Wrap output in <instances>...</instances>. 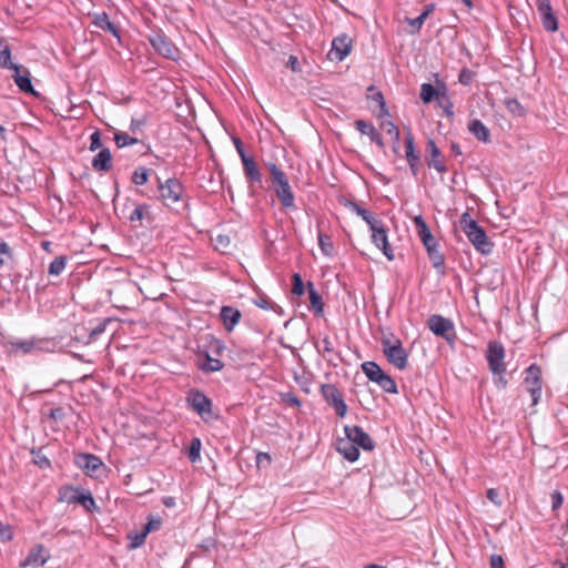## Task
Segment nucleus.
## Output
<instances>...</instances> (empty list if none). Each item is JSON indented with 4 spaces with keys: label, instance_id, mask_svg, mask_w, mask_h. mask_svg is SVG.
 <instances>
[{
    "label": "nucleus",
    "instance_id": "1",
    "mask_svg": "<svg viewBox=\"0 0 568 568\" xmlns=\"http://www.w3.org/2000/svg\"><path fill=\"white\" fill-rule=\"evenodd\" d=\"M459 223L463 232L476 251L484 255L493 252L494 243L487 236L485 229L471 219L468 212L462 214Z\"/></svg>",
    "mask_w": 568,
    "mask_h": 568
},
{
    "label": "nucleus",
    "instance_id": "2",
    "mask_svg": "<svg viewBox=\"0 0 568 568\" xmlns=\"http://www.w3.org/2000/svg\"><path fill=\"white\" fill-rule=\"evenodd\" d=\"M273 190L284 209L295 207V196L284 171L275 163H267Z\"/></svg>",
    "mask_w": 568,
    "mask_h": 568
},
{
    "label": "nucleus",
    "instance_id": "3",
    "mask_svg": "<svg viewBox=\"0 0 568 568\" xmlns=\"http://www.w3.org/2000/svg\"><path fill=\"white\" fill-rule=\"evenodd\" d=\"M186 403L206 424L220 418L219 413L214 409L212 399L200 389H190L186 394Z\"/></svg>",
    "mask_w": 568,
    "mask_h": 568
},
{
    "label": "nucleus",
    "instance_id": "4",
    "mask_svg": "<svg viewBox=\"0 0 568 568\" xmlns=\"http://www.w3.org/2000/svg\"><path fill=\"white\" fill-rule=\"evenodd\" d=\"M382 351L389 364L398 369H405L408 364V353L403 347L402 341L392 333L381 338Z\"/></svg>",
    "mask_w": 568,
    "mask_h": 568
},
{
    "label": "nucleus",
    "instance_id": "5",
    "mask_svg": "<svg viewBox=\"0 0 568 568\" xmlns=\"http://www.w3.org/2000/svg\"><path fill=\"white\" fill-rule=\"evenodd\" d=\"M159 199L168 207L183 202L185 190L181 181L176 178H170L165 182H162L160 178L156 179Z\"/></svg>",
    "mask_w": 568,
    "mask_h": 568
},
{
    "label": "nucleus",
    "instance_id": "6",
    "mask_svg": "<svg viewBox=\"0 0 568 568\" xmlns=\"http://www.w3.org/2000/svg\"><path fill=\"white\" fill-rule=\"evenodd\" d=\"M362 371L369 381L376 383L384 392L389 394L398 393L395 381L377 363L365 362L362 364Z\"/></svg>",
    "mask_w": 568,
    "mask_h": 568
},
{
    "label": "nucleus",
    "instance_id": "7",
    "mask_svg": "<svg viewBox=\"0 0 568 568\" xmlns=\"http://www.w3.org/2000/svg\"><path fill=\"white\" fill-rule=\"evenodd\" d=\"M148 39L152 48L162 57L173 61L180 59L179 48L161 30L152 31Z\"/></svg>",
    "mask_w": 568,
    "mask_h": 568
},
{
    "label": "nucleus",
    "instance_id": "8",
    "mask_svg": "<svg viewBox=\"0 0 568 568\" xmlns=\"http://www.w3.org/2000/svg\"><path fill=\"white\" fill-rule=\"evenodd\" d=\"M427 326L434 335L443 337L449 344H453L457 338L455 326L450 318L434 314L429 316Z\"/></svg>",
    "mask_w": 568,
    "mask_h": 568
},
{
    "label": "nucleus",
    "instance_id": "9",
    "mask_svg": "<svg viewBox=\"0 0 568 568\" xmlns=\"http://www.w3.org/2000/svg\"><path fill=\"white\" fill-rule=\"evenodd\" d=\"M524 374L525 388L531 396V405L535 406L539 403V399L541 397V368L534 363L525 369Z\"/></svg>",
    "mask_w": 568,
    "mask_h": 568
},
{
    "label": "nucleus",
    "instance_id": "10",
    "mask_svg": "<svg viewBox=\"0 0 568 568\" xmlns=\"http://www.w3.org/2000/svg\"><path fill=\"white\" fill-rule=\"evenodd\" d=\"M505 347L498 341H490L487 345L485 357L491 373H506Z\"/></svg>",
    "mask_w": 568,
    "mask_h": 568
},
{
    "label": "nucleus",
    "instance_id": "11",
    "mask_svg": "<svg viewBox=\"0 0 568 568\" xmlns=\"http://www.w3.org/2000/svg\"><path fill=\"white\" fill-rule=\"evenodd\" d=\"M60 500L68 504H80L88 511L95 508V500L90 491H83L69 486L60 490Z\"/></svg>",
    "mask_w": 568,
    "mask_h": 568
},
{
    "label": "nucleus",
    "instance_id": "12",
    "mask_svg": "<svg viewBox=\"0 0 568 568\" xmlns=\"http://www.w3.org/2000/svg\"><path fill=\"white\" fill-rule=\"evenodd\" d=\"M321 394L326 403L332 406L339 417H344L347 413V405L343 398L342 393L334 384H323L321 386Z\"/></svg>",
    "mask_w": 568,
    "mask_h": 568
},
{
    "label": "nucleus",
    "instance_id": "13",
    "mask_svg": "<svg viewBox=\"0 0 568 568\" xmlns=\"http://www.w3.org/2000/svg\"><path fill=\"white\" fill-rule=\"evenodd\" d=\"M74 463L84 471L85 475L90 477H98V473L103 467L101 458L89 453L77 454L74 456Z\"/></svg>",
    "mask_w": 568,
    "mask_h": 568
},
{
    "label": "nucleus",
    "instance_id": "14",
    "mask_svg": "<svg viewBox=\"0 0 568 568\" xmlns=\"http://www.w3.org/2000/svg\"><path fill=\"white\" fill-rule=\"evenodd\" d=\"M425 160L427 165L435 169L438 173H446L448 171L445 164V156L433 139L427 140Z\"/></svg>",
    "mask_w": 568,
    "mask_h": 568
},
{
    "label": "nucleus",
    "instance_id": "15",
    "mask_svg": "<svg viewBox=\"0 0 568 568\" xmlns=\"http://www.w3.org/2000/svg\"><path fill=\"white\" fill-rule=\"evenodd\" d=\"M344 430L347 439H349L357 447H362L364 450L374 449V440L361 426H345Z\"/></svg>",
    "mask_w": 568,
    "mask_h": 568
},
{
    "label": "nucleus",
    "instance_id": "16",
    "mask_svg": "<svg viewBox=\"0 0 568 568\" xmlns=\"http://www.w3.org/2000/svg\"><path fill=\"white\" fill-rule=\"evenodd\" d=\"M352 43L353 41L347 34H341L334 38L328 58L331 60L343 61L351 53Z\"/></svg>",
    "mask_w": 568,
    "mask_h": 568
},
{
    "label": "nucleus",
    "instance_id": "17",
    "mask_svg": "<svg viewBox=\"0 0 568 568\" xmlns=\"http://www.w3.org/2000/svg\"><path fill=\"white\" fill-rule=\"evenodd\" d=\"M242 164L245 179L250 185V192L254 195L256 193V185L262 186V173L252 156L244 159Z\"/></svg>",
    "mask_w": 568,
    "mask_h": 568
},
{
    "label": "nucleus",
    "instance_id": "18",
    "mask_svg": "<svg viewBox=\"0 0 568 568\" xmlns=\"http://www.w3.org/2000/svg\"><path fill=\"white\" fill-rule=\"evenodd\" d=\"M537 9L545 30L555 32L558 30V20L552 12L550 0H537Z\"/></svg>",
    "mask_w": 568,
    "mask_h": 568
},
{
    "label": "nucleus",
    "instance_id": "19",
    "mask_svg": "<svg viewBox=\"0 0 568 568\" xmlns=\"http://www.w3.org/2000/svg\"><path fill=\"white\" fill-rule=\"evenodd\" d=\"M405 153L412 174L417 176L420 170V155L415 150V140L409 130L405 136Z\"/></svg>",
    "mask_w": 568,
    "mask_h": 568
},
{
    "label": "nucleus",
    "instance_id": "20",
    "mask_svg": "<svg viewBox=\"0 0 568 568\" xmlns=\"http://www.w3.org/2000/svg\"><path fill=\"white\" fill-rule=\"evenodd\" d=\"M372 242L376 247L382 250L388 261H393L395 258L393 248L388 243L387 229L385 225L378 226V229L375 227L374 231H372Z\"/></svg>",
    "mask_w": 568,
    "mask_h": 568
},
{
    "label": "nucleus",
    "instance_id": "21",
    "mask_svg": "<svg viewBox=\"0 0 568 568\" xmlns=\"http://www.w3.org/2000/svg\"><path fill=\"white\" fill-rule=\"evenodd\" d=\"M42 341L30 338L23 341H11L6 344L11 354H30L36 351H41Z\"/></svg>",
    "mask_w": 568,
    "mask_h": 568
},
{
    "label": "nucleus",
    "instance_id": "22",
    "mask_svg": "<svg viewBox=\"0 0 568 568\" xmlns=\"http://www.w3.org/2000/svg\"><path fill=\"white\" fill-rule=\"evenodd\" d=\"M49 556L45 555V548L42 545H37L31 548L28 556L20 562V567L28 566H42L47 562Z\"/></svg>",
    "mask_w": 568,
    "mask_h": 568
},
{
    "label": "nucleus",
    "instance_id": "23",
    "mask_svg": "<svg viewBox=\"0 0 568 568\" xmlns=\"http://www.w3.org/2000/svg\"><path fill=\"white\" fill-rule=\"evenodd\" d=\"M220 317L223 323L224 328L227 332H232L240 322L242 314L241 312L233 306H223L220 312Z\"/></svg>",
    "mask_w": 568,
    "mask_h": 568
},
{
    "label": "nucleus",
    "instance_id": "24",
    "mask_svg": "<svg viewBox=\"0 0 568 568\" xmlns=\"http://www.w3.org/2000/svg\"><path fill=\"white\" fill-rule=\"evenodd\" d=\"M414 224L425 247L438 245L436 239L432 234L427 223L425 222L422 215L414 217Z\"/></svg>",
    "mask_w": 568,
    "mask_h": 568
},
{
    "label": "nucleus",
    "instance_id": "25",
    "mask_svg": "<svg viewBox=\"0 0 568 568\" xmlns=\"http://www.w3.org/2000/svg\"><path fill=\"white\" fill-rule=\"evenodd\" d=\"M92 168L97 172H108L112 169V154L108 148L101 149L92 159Z\"/></svg>",
    "mask_w": 568,
    "mask_h": 568
},
{
    "label": "nucleus",
    "instance_id": "26",
    "mask_svg": "<svg viewBox=\"0 0 568 568\" xmlns=\"http://www.w3.org/2000/svg\"><path fill=\"white\" fill-rule=\"evenodd\" d=\"M11 70L14 71L12 77L18 88L22 92L36 94L29 73L20 74V67L17 64H11Z\"/></svg>",
    "mask_w": 568,
    "mask_h": 568
},
{
    "label": "nucleus",
    "instance_id": "27",
    "mask_svg": "<svg viewBox=\"0 0 568 568\" xmlns=\"http://www.w3.org/2000/svg\"><path fill=\"white\" fill-rule=\"evenodd\" d=\"M469 132L484 143L490 142V132L488 128L478 119H474L468 123Z\"/></svg>",
    "mask_w": 568,
    "mask_h": 568
},
{
    "label": "nucleus",
    "instance_id": "28",
    "mask_svg": "<svg viewBox=\"0 0 568 568\" xmlns=\"http://www.w3.org/2000/svg\"><path fill=\"white\" fill-rule=\"evenodd\" d=\"M338 453H341L348 462H356L359 457L358 447L353 444L349 439H341L337 446Z\"/></svg>",
    "mask_w": 568,
    "mask_h": 568
},
{
    "label": "nucleus",
    "instance_id": "29",
    "mask_svg": "<svg viewBox=\"0 0 568 568\" xmlns=\"http://www.w3.org/2000/svg\"><path fill=\"white\" fill-rule=\"evenodd\" d=\"M93 24L103 31H109L114 37L120 36L119 28L113 22L110 21L106 12H101V13L94 14Z\"/></svg>",
    "mask_w": 568,
    "mask_h": 568
},
{
    "label": "nucleus",
    "instance_id": "30",
    "mask_svg": "<svg viewBox=\"0 0 568 568\" xmlns=\"http://www.w3.org/2000/svg\"><path fill=\"white\" fill-rule=\"evenodd\" d=\"M381 128L385 130V132L390 135V140H393V152L398 155L399 154V139L400 132L399 129L394 124L393 121L387 120L383 121Z\"/></svg>",
    "mask_w": 568,
    "mask_h": 568
},
{
    "label": "nucleus",
    "instance_id": "31",
    "mask_svg": "<svg viewBox=\"0 0 568 568\" xmlns=\"http://www.w3.org/2000/svg\"><path fill=\"white\" fill-rule=\"evenodd\" d=\"M307 290L311 307L316 315H322L324 312V303L321 294L315 290L312 282H307Z\"/></svg>",
    "mask_w": 568,
    "mask_h": 568
},
{
    "label": "nucleus",
    "instance_id": "32",
    "mask_svg": "<svg viewBox=\"0 0 568 568\" xmlns=\"http://www.w3.org/2000/svg\"><path fill=\"white\" fill-rule=\"evenodd\" d=\"M224 367V364L219 359L212 357L209 353L205 354V359L199 365V368L204 373L220 372Z\"/></svg>",
    "mask_w": 568,
    "mask_h": 568
},
{
    "label": "nucleus",
    "instance_id": "33",
    "mask_svg": "<svg viewBox=\"0 0 568 568\" xmlns=\"http://www.w3.org/2000/svg\"><path fill=\"white\" fill-rule=\"evenodd\" d=\"M372 91H374V93L369 94L368 98L378 104V106H379L378 118L389 115L383 93L381 91H375V88L373 85H371L368 88V92H372Z\"/></svg>",
    "mask_w": 568,
    "mask_h": 568
},
{
    "label": "nucleus",
    "instance_id": "34",
    "mask_svg": "<svg viewBox=\"0 0 568 568\" xmlns=\"http://www.w3.org/2000/svg\"><path fill=\"white\" fill-rule=\"evenodd\" d=\"M67 262V256H57L49 265V275L59 276L64 271Z\"/></svg>",
    "mask_w": 568,
    "mask_h": 568
},
{
    "label": "nucleus",
    "instance_id": "35",
    "mask_svg": "<svg viewBox=\"0 0 568 568\" xmlns=\"http://www.w3.org/2000/svg\"><path fill=\"white\" fill-rule=\"evenodd\" d=\"M439 95V92L430 83H423L420 87V99L424 103H430L435 98Z\"/></svg>",
    "mask_w": 568,
    "mask_h": 568
},
{
    "label": "nucleus",
    "instance_id": "36",
    "mask_svg": "<svg viewBox=\"0 0 568 568\" xmlns=\"http://www.w3.org/2000/svg\"><path fill=\"white\" fill-rule=\"evenodd\" d=\"M114 142H115L116 146L119 149H121V148H124L128 145H133V144L139 143V139L131 136L125 132L118 131L114 133Z\"/></svg>",
    "mask_w": 568,
    "mask_h": 568
},
{
    "label": "nucleus",
    "instance_id": "37",
    "mask_svg": "<svg viewBox=\"0 0 568 568\" xmlns=\"http://www.w3.org/2000/svg\"><path fill=\"white\" fill-rule=\"evenodd\" d=\"M426 251L428 253V256H429L434 267L438 268V267H442L444 265L445 257L438 251V245H432L429 247H426Z\"/></svg>",
    "mask_w": 568,
    "mask_h": 568
},
{
    "label": "nucleus",
    "instance_id": "38",
    "mask_svg": "<svg viewBox=\"0 0 568 568\" xmlns=\"http://www.w3.org/2000/svg\"><path fill=\"white\" fill-rule=\"evenodd\" d=\"M318 245L322 251V253L326 256H332L334 253V245L332 243V240L328 235L318 233Z\"/></svg>",
    "mask_w": 568,
    "mask_h": 568
},
{
    "label": "nucleus",
    "instance_id": "39",
    "mask_svg": "<svg viewBox=\"0 0 568 568\" xmlns=\"http://www.w3.org/2000/svg\"><path fill=\"white\" fill-rule=\"evenodd\" d=\"M212 243L215 250L225 253L231 245V239L226 234H217L215 237H212Z\"/></svg>",
    "mask_w": 568,
    "mask_h": 568
},
{
    "label": "nucleus",
    "instance_id": "40",
    "mask_svg": "<svg viewBox=\"0 0 568 568\" xmlns=\"http://www.w3.org/2000/svg\"><path fill=\"white\" fill-rule=\"evenodd\" d=\"M11 50L9 45L0 41V68L11 69Z\"/></svg>",
    "mask_w": 568,
    "mask_h": 568
},
{
    "label": "nucleus",
    "instance_id": "41",
    "mask_svg": "<svg viewBox=\"0 0 568 568\" xmlns=\"http://www.w3.org/2000/svg\"><path fill=\"white\" fill-rule=\"evenodd\" d=\"M201 439L197 438V437H194L192 440H191V444H190V447H189V452H187V457L192 462V463H195L200 459V452H201Z\"/></svg>",
    "mask_w": 568,
    "mask_h": 568
},
{
    "label": "nucleus",
    "instance_id": "42",
    "mask_svg": "<svg viewBox=\"0 0 568 568\" xmlns=\"http://www.w3.org/2000/svg\"><path fill=\"white\" fill-rule=\"evenodd\" d=\"M505 105L513 115H525V109L517 99H506Z\"/></svg>",
    "mask_w": 568,
    "mask_h": 568
},
{
    "label": "nucleus",
    "instance_id": "43",
    "mask_svg": "<svg viewBox=\"0 0 568 568\" xmlns=\"http://www.w3.org/2000/svg\"><path fill=\"white\" fill-rule=\"evenodd\" d=\"M149 180V170L144 166H139L132 174V182L135 185H144Z\"/></svg>",
    "mask_w": 568,
    "mask_h": 568
},
{
    "label": "nucleus",
    "instance_id": "44",
    "mask_svg": "<svg viewBox=\"0 0 568 568\" xmlns=\"http://www.w3.org/2000/svg\"><path fill=\"white\" fill-rule=\"evenodd\" d=\"M13 260V253L10 246L0 241V268L8 264L9 261Z\"/></svg>",
    "mask_w": 568,
    "mask_h": 568
},
{
    "label": "nucleus",
    "instance_id": "45",
    "mask_svg": "<svg viewBox=\"0 0 568 568\" xmlns=\"http://www.w3.org/2000/svg\"><path fill=\"white\" fill-rule=\"evenodd\" d=\"M343 205L345 207H347L348 210L355 212L358 216H361L362 219H366L369 216V212L368 210L366 209H363L362 206H359L356 202L354 201H351V200H344L342 201Z\"/></svg>",
    "mask_w": 568,
    "mask_h": 568
},
{
    "label": "nucleus",
    "instance_id": "46",
    "mask_svg": "<svg viewBox=\"0 0 568 568\" xmlns=\"http://www.w3.org/2000/svg\"><path fill=\"white\" fill-rule=\"evenodd\" d=\"M305 292V285L302 280V276L298 273H294L292 276V293L294 295L301 296Z\"/></svg>",
    "mask_w": 568,
    "mask_h": 568
},
{
    "label": "nucleus",
    "instance_id": "47",
    "mask_svg": "<svg viewBox=\"0 0 568 568\" xmlns=\"http://www.w3.org/2000/svg\"><path fill=\"white\" fill-rule=\"evenodd\" d=\"M149 205L146 204H139L135 206V209L131 212L129 215L130 222H140L144 217V214L148 212Z\"/></svg>",
    "mask_w": 568,
    "mask_h": 568
},
{
    "label": "nucleus",
    "instance_id": "48",
    "mask_svg": "<svg viewBox=\"0 0 568 568\" xmlns=\"http://www.w3.org/2000/svg\"><path fill=\"white\" fill-rule=\"evenodd\" d=\"M162 520L160 517L150 516L148 523L144 525L142 531L149 535L152 531H156L161 528Z\"/></svg>",
    "mask_w": 568,
    "mask_h": 568
},
{
    "label": "nucleus",
    "instance_id": "49",
    "mask_svg": "<svg viewBox=\"0 0 568 568\" xmlns=\"http://www.w3.org/2000/svg\"><path fill=\"white\" fill-rule=\"evenodd\" d=\"M474 77H475L474 71H471L470 69H467V68H463L459 72L458 81L463 85H469L473 82Z\"/></svg>",
    "mask_w": 568,
    "mask_h": 568
},
{
    "label": "nucleus",
    "instance_id": "50",
    "mask_svg": "<svg viewBox=\"0 0 568 568\" xmlns=\"http://www.w3.org/2000/svg\"><path fill=\"white\" fill-rule=\"evenodd\" d=\"M110 322H111V318H104L103 321L98 323V325L90 331V334H89L90 338L97 339L98 336H100L102 333H104L106 324Z\"/></svg>",
    "mask_w": 568,
    "mask_h": 568
},
{
    "label": "nucleus",
    "instance_id": "51",
    "mask_svg": "<svg viewBox=\"0 0 568 568\" xmlns=\"http://www.w3.org/2000/svg\"><path fill=\"white\" fill-rule=\"evenodd\" d=\"M281 400L285 404H288L291 406H294V407H300L301 406V400L300 398L291 393V392H287V393H282L281 394Z\"/></svg>",
    "mask_w": 568,
    "mask_h": 568
},
{
    "label": "nucleus",
    "instance_id": "52",
    "mask_svg": "<svg viewBox=\"0 0 568 568\" xmlns=\"http://www.w3.org/2000/svg\"><path fill=\"white\" fill-rule=\"evenodd\" d=\"M148 535H145L143 531L134 535V536H129V538L131 539V542H130V548L131 549H135V548H139L141 547L144 541H145V538H146Z\"/></svg>",
    "mask_w": 568,
    "mask_h": 568
},
{
    "label": "nucleus",
    "instance_id": "53",
    "mask_svg": "<svg viewBox=\"0 0 568 568\" xmlns=\"http://www.w3.org/2000/svg\"><path fill=\"white\" fill-rule=\"evenodd\" d=\"M254 304L263 310H272L274 307V303L266 295L258 296Z\"/></svg>",
    "mask_w": 568,
    "mask_h": 568
},
{
    "label": "nucleus",
    "instance_id": "54",
    "mask_svg": "<svg viewBox=\"0 0 568 568\" xmlns=\"http://www.w3.org/2000/svg\"><path fill=\"white\" fill-rule=\"evenodd\" d=\"M145 124L146 116L143 115L140 119H132L129 129L132 133H136L140 132Z\"/></svg>",
    "mask_w": 568,
    "mask_h": 568
},
{
    "label": "nucleus",
    "instance_id": "55",
    "mask_svg": "<svg viewBox=\"0 0 568 568\" xmlns=\"http://www.w3.org/2000/svg\"><path fill=\"white\" fill-rule=\"evenodd\" d=\"M90 151H97L99 150L101 146H102V141H101V133L100 131H94L91 136H90Z\"/></svg>",
    "mask_w": 568,
    "mask_h": 568
},
{
    "label": "nucleus",
    "instance_id": "56",
    "mask_svg": "<svg viewBox=\"0 0 568 568\" xmlns=\"http://www.w3.org/2000/svg\"><path fill=\"white\" fill-rule=\"evenodd\" d=\"M425 18H423L422 14H419L415 19H407L408 24L412 27V33H416L420 30L422 26L425 22Z\"/></svg>",
    "mask_w": 568,
    "mask_h": 568
},
{
    "label": "nucleus",
    "instance_id": "57",
    "mask_svg": "<svg viewBox=\"0 0 568 568\" xmlns=\"http://www.w3.org/2000/svg\"><path fill=\"white\" fill-rule=\"evenodd\" d=\"M13 537L10 526L0 523V541H9Z\"/></svg>",
    "mask_w": 568,
    "mask_h": 568
},
{
    "label": "nucleus",
    "instance_id": "58",
    "mask_svg": "<svg viewBox=\"0 0 568 568\" xmlns=\"http://www.w3.org/2000/svg\"><path fill=\"white\" fill-rule=\"evenodd\" d=\"M355 128L362 133V134H368L372 130V128H375L373 124L364 121V120H356L355 121Z\"/></svg>",
    "mask_w": 568,
    "mask_h": 568
},
{
    "label": "nucleus",
    "instance_id": "59",
    "mask_svg": "<svg viewBox=\"0 0 568 568\" xmlns=\"http://www.w3.org/2000/svg\"><path fill=\"white\" fill-rule=\"evenodd\" d=\"M32 454L34 455V463L37 465H39L41 468L50 467V460L44 455H41L40 452L34 453V450H32Z\"/></svg>",
    "mask_w": 568,
    "mask_h": 568
},
{
    "label": "nucleus",
    "instance_id": "60",
    "mask_svg": "<svg viewBox=\"0 0 568 568\" xmlns=\"http://www.w3.org/2000/svg\"><path fill=\"white\" fill-rule=\"evenodd\" d=\"M363 220L369 226L371 232L374 231L375 227L378 229V226H383L384 225V223L381 220L376 219V216L372 212H369V216L368 217L363 219Z\"/></svg>",
    "mask_w": 568,
    "mask_h": 568
},
{
    "label": "nucleus",
    "instance_id": "61",
    "mask_svg": "<svg viewBox=\"0 0 568 568\" xmlns=\"http://www.w3.org/2000/svg\"><path fill=\"white\" fill-rule=\"evenodd\" d=\"M65 416L64 409L62 407L51 408L48 413V417L53 420H62Z\"/></svg>",
    "mask_w": 568,
    "mask_h": 568
},
{
    "label": "nucleus",
    "instance_id": "62",
    "mask_svg": "<svg viewBox=\"0 0 568 568\" xmlns=\"http://www.w3.org/2000/svg\"><path fill=\"white\" fill-rule=\"evenodd\" d=\"M372 142L376 143L381 149H384L385 143L382 139V135L375 128H372L371 132L367 134Z\"/></svg>",
    "mask_w": 568,
    "mask_h": 568
},
{
    "label": "nucleus",
    "instance_id": "63",
    "mask_svg": "<svg viewBox=\"0 0 568 568\" xmlns=\"http://www.w3.org/2000/svg\"><path fill=\"white\" fill-rule=\"evenodd\" d=\"M233 143L235 145V149L241 158V161H243L244 159H247L250 155L246 154L245 150H244V145L242 143V141L239 139V138H233Z\"/></svg>",
    "mask_w": 568,
    "mask_h": 568
},
{
    "label": "nucleus",
    "instance_id": "64",
    "mask_svg": "<svg viewBox=\"0 0 568 568\" xmlns=\"http://www.w3.org/2000/svg\"><path fill=\"white\" fill-rule=\"evenodd\" d=\"M495 376V384L498 388L505 389L508 385V381L505 377V373H493Z\"/></svg>",
    "mask_w": 568,
    "mask_h": 568
}]
</instances>
